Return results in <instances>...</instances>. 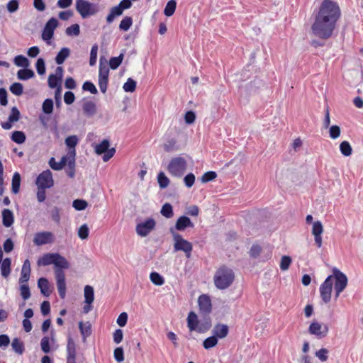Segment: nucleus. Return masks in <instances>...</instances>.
Returning <instances> with one entry per match:
<instances>
[{"mask_svg": "<svg viewBox=\"0 0 363 363\" xmlns=\"http://www.w3.org/2000/svg\"><path fill=\"white\" fill-rule=\"evenodd\" d=\"M38 266L54 265V273L57 288L61 298L66 295L65 274L64 270L70 267L69 261L58 252L45 253L40 257L37 262Z\"/></svg>", "mask_w": 363, "mask_h": 363, "instance_id": "obj_1", "label": "nucleus"}, {"mask_svg": "<svg viewBox=\"0 0 363 363\" xmlns=\"http://www.w3.org/2000/svg\"><path fill=\"white\" fill-rule=\"evenodd\" d=\"M335 282V298H338L340 294L347 286V277L339 269L335 268L333 270V274L328 276L324 282L320 286V294L325 303H328L331 300L333 286Z\"/></svg>", "mask_w": 363, "mask_h": 363, "instance_id": "obj_2", "label": "nucleus"}, {"mask_svg": "<svg viewBox=\"0 0 363 363\" xmlns=\"http://www.w3.org/2000/svg\"><path fill=\"white\" fill-rule=\"evenodd\" d=\"M340 16V10L337 3L324 0L321 4L318 20L319 23H336Z\"/></svg>", "mask_w": 363, "mask_h": 363, "instance_id": "obj_3", "label": "nucleus"}, {"mask_svg": "<svg viewBox=\"0 0 363 363\" xmlns=\"http://www.w3.org/2000/svg\"><path fill=\"white\" fill-rule=\"evenodd\" d=\"M234 279L235 274L233 269L225 266L218 269L213 277L216 287L220 290L225 289L231 286Z\"/></svg>", "mask_w": 363, "mask_h": 363, "instance_id": "obj_4", "label": "nucleus"}, {"mask_svg": "<svg viewBox=\"0 0 363 363\" xmlns=\"http://www.w3.org/2000/svg\"><path fill=\"white\" fill-rule=\"evenodd\" d=\"M186 321L187 327L191 332L204 333L209 330L212 325L211 319L209 317L199 319L198 315L194 311L189 313Z\"/></svg>", "mask_w": 363, "mask_h": 363, "instance_id": "obj_5", "label": "nucleus"}, {"mask_svg": "<svg viewBox=\"0 0 363 363\" xmlns=\"http://www.w3.org/2000/svg\"><path fill=\"white\" fill-rule=\"evenodd\" d=\"M233 81L237 83L245 82L249 81L245 85L246 89H254L260 87L262 84V80L252 76L249 70H242L235 73L233 76Z\"/></svg>", "mask_w": 363, "mask_h": 363, "instance_id": "obj_6", "label": "nucleus"}, {"mask_svg": "<svg viewBox=\"0 0 363 363\" xmlns=\"http://www.w3.org/2000/svg\"><path fill=\"white\" fill-rule=\"evenodd\" d=\"M173 238V246L175 252L182 251L184 252L186 258H190L193 250L192 244L182 238L181 235L176 233L173 228L169 229Z\"/></svg>", "mask_w": 363, "mask_h": 363, "instance_id": "obj_7", "label": "nucleus"}, {"mask_svg": "<svg viewBox=\"0 0 363 363\" xmlns=\"http://www.w3.org/2000/svg\"><path fill=\"white\" fill-rule=\"evenodd\" d=\"M186 167V160L182 157L177 156L171 159L167 169L172 176L181 177L184 174Z\"/></svg>", "mask_w": 363, "mask_h": 363, "instance_id": "obj_8", "label": "nucleus"}, {"mask_svg": "<svg viewBox=\"0 0 363 363\" xmlns=\"http://www.w3.org/2000/svg\"><path fill=\"white\" fill-rule=\"evenodd\" d=\"M76 9L83 18L96 14L99 11V6L86 0H77Z\"/></svg>", "mask_w": 363, "mask_h": 363, "instance_id": "obj_9", "label": "nucleus"}, {"mask_svg": "<svg viewBox=\"0 0 363 363\" xmlns=\"http://www.w3.org/2000/svg\"><path fill=\"white\" fill-rule=\"evenodd\" d=\"M335 29V24H313L311 30L313 34L319 38L327 39L330 38Z\"/></svg>", "mask_w": 363, "mask_h": 363, "instance_id": "obj_10", "label": "nucleus"}, {"mask_svg": "<svg viewBox=\"0 0 363 363\" xmlns=\"http://www.w3.org/2000/svg\"><path fill=\"white\" fill-rule=\"evenodd\" d=\"M328 332L329 328L327 324L316 320H313L308 327V333L320 339L325 337Z\"/></svg>", "mask_w": 363, "mask_h": 363, "instance_id": "obj_11", "label": "nucleus"}, {"mask_svg": "<svg viewBox=\"0 0 363 363\" xmlns=\"http://www.w3.org/2000/svg\"><path fill=\"white\" fill-rule=\"evenodd\" d=\"M53 184L52 174L49 169L43 171L37 177L36 185L38 186V189H49L52 187Z\"/></svg>", "mask_w": 363, "mask_h": 363, "instance_id": "obj_12", "label": "nucleus"}, {"mask_svg": "<svg viewBox=\"0 0 363 363\" xmlns=\"http://www.w3.org/2000/svg\"><path fill=\"white\" fill-rule=\"evenodd\" d=\"M55 242V235L50 231H42L34 235L33 243L36 246L52 244Z\"/></svg>", "mask_w": 363, "mask_h": 363, "instance_id": "obj_13", "label": "nucleus"}, {"mask_svg": "<svg viewBox=\"0 0 363 363\" xmlns=\"http://www.w3.org/2000/svg\"><path fill=\"white\" fill-rule=\"evenodd\" d=\"M132 5L130 0H123L120 4L111 9L110 13L107 16L108 22L113 21L116 16H121L124 9H129Z\"/></svg>", "mask_w": 363, "mask_h": 363, "instance_id": "obj_14", "label": "nucleus"}, {"mask_svg": "<svg viewBox=\"0 0 363 363\" xmlns=\"http://www.w3.org/2000/svg\"><path fill=\"white\" fill-rule=\"evenodd\" d=\"M109 69L107 65H100L99 71V86L102 93H105L107 89L108 81Z\"/></svg>", "mask_w": 363, "mask_h": 363, "instance_id": "obj_15", "label": "nucleus"}, {"mask_svg": "<svg viewBox=\"0 0 363 363\" xmlns=\"http://www.w3.org/2000/svg\"><path fill=\"white\" fill-rule=\"evenodd\" d=\"M155 221L153 218H149L145 222H142L137 225L136 232L142 236H147L155 228Z\"/></svg>", "mask_w": 363, "mask_h": 363, "instance_id": "obj_16", "label": "nucleus"}, {"mask_svg": "<svg viewBox=\"0 0 363 363\" xmlns=\"http://www.w3.org/2000/svg\"><path fill=\"white\" fill-rule=\"evenodd\" d=\"M323 232V226L320 221L317 220L313 223L312 234L314 236L315 243L318 247L322 246V233Z\"/></svg>", "mask_w": 363, "mask_h": 363, "instance_id": "obj_17", "label": "nucleus"}, {"mask_svg": "<svg viewBox=\"0 0 363 363\" xmlns=\"http://www.w3.org/2000/svg\"><path fill=\"white\" fill-rule=\"evenodd\" d=\"M76 345L74 340L69 336L67 345V363H76Z\"/></svg>", "mask_w": 363, "mask_h": 363, "instance_id": "obj_18", "label": "nucleus"}, {"mask_svg": "<svg viewBox=\"0 0 363 363\" xmlns=\"http://www.w3.org/2000/svg\"><path fill=\"white\" fill-rule=\"evenodd\" d=\"M194 225L190 220V218L185 216H182L177 220L175 223L174 230L184 231L187 228H194Z\"/></svg>", "mask_w": 363, "mask_h": 363, "instance_id": "obj_19", "label": "nucleus"}, {"mask_svg": "<svg viewBox=\"0 0 363 363\" xmlns=\"http://www.w3.org/2000/svg\"><path fill=\"white\" fill-rule=\"evenodd\" d=\"M79 142V138L77 135H70L65 139V145L69 148L68 153L66 155L67 157L72 156L75 157L76 150L75 147Z\"/></svg>", "mask_w": 363, "mask_h": 363, "instance_id": "obj_20", "label": "nucleus"}, {"mask_svg": "<svg viewBox=\"0 0 363 363\" xmlns=\"http://www.w3.org/2000/svg\"><path fill=\"white\" fill-rule=\"evenodd\" d=\"M199 308L204 313H210L212 308L211 301L208 296L206 294L201 295L198 298Z\"/></svg>", "mask_w": 363, "mask_h": 363, "instance_id": "obj_21", "label": "nucleus"}, {"mask_svg": "<svg viewBox=\"0 0 363 363\" xmlns=\"http://www.w3.org/2000/svg\"><path fill=\"white\" fill-rule=\"evenodd\" d=\"M63 74V69L57 67L55 74H50L48 77V85L50 88H56L58 86Z\"/></svg>", "mask_w": 363, "mask_h": 363, "instance_id": "obj_22", "label": "nucleus"}, {"mask_svg": "<svg viewBox=\"0 0 363 363\" xmlns=\"http://www.w3.org/2000/svg\"><path fill=\"white\" fill-rule=\"evenodd\" d=\"M228 326L225 324L218 323L216 324L213 329V336L216 338L223 339L227 337L228 334Z\"/></svg>", "mask_w": 363, "mask_h": 363, "instance_id": "obj_23", "label": "nucleus"}, {"mask_svg": "<svg viewBox=\"0 0 363 363\" xmlns=\"http://www.w3.org/2000/svg\"><path fill=\"white\" fill-rule=\"evenodd\" d=\"M30 274V263L28 259H26L22 266L21 277L19 279L20 284L27 283L29 280Z\"/></svg>", "mask_w": 363, "mask_h": 363, "instance_id": "obj_24", "label": "nucleus"}, {"mask_svg": "<svg viewBox=\"0 0 363 363\" xmlns=\"http://www.w3.org/2000/svg\"><path fill=\"white\" fill-rule=\"evenodd\" d=\"M38 286L39 287L41 294L45 297L50 296L52 293L50 283L46 278H40L38 281Z\"/></svg>", "mask_w": 363, "mask_h": 363, "instance_id": "obj_25", "label": "nucleus"}, {"mask_svg": "<svg viewBox=\"0 0 363 363\" xmlns=\"http://www.w3.org/2000/svg\"><path fill=\"white\" fill-rule=\"evenodd\" d=\"M67 159L68 157L67 155H65L61 158V160L60 162H56L54 157H51L48 162V164L52 169L59 171L66 166Z\"/></svg>", "mask_w": 363, "mask_h": 363, "instance_id": "obj_26", "label": "nucleus"}, {"mask_svg": "<svg viewBox=\"0 0 363 363\" xmlns=\"http://www.w3.org/2000/svg\"><path fill=\"white\" fill-rule=\"evenodd\" d=\"M57 25L58 24H46L44 28L42 33V38L43 40L46 41L48 44H50L48 41L52 38L54 31Z\"/></svg>", "mask_w": 363, "mask_h": 363, "instance_id": "obj_27", "label": "nucleus"}, {"mask_svg": "<svg viewBox=\"0 0 363 363\" xmlns=\"http://www.w3.org/2000/svg\"><path fill=\"white\" fill-rule=\"evenodd\" d=\"M163 148L165 152H172L179 150L180 146L177 139L170 138L163 144Z\"/></svg>", "mask_w": 363, "mask_h": 363, "instance_id": "obj_28", "label": "nucleus"}, {"mask_svg": "<svg viewBox=\"0 0 363 363\" xmlns=\"http://www.w3.org/2000/svg\"><path fill=\"white\" fill-rule=\"evenodd\" d=\"M82 108L84 113L88 116H92L96 112V104L95 103L91 101L84 102Z\"/></svg>", "mask_w": 363, "mask_h": 363, "instance_id": "obj_29", "label": "nucleus"}, {"mask_svg": "<svg viewBox=\"0 0 363 363\" xmlns=\"http://www.w3.org/2000/svg\"><path fill=\"white\" fill-rule=\"evenodd\" d=\"M3 225L10 227L13 223V215L9 209H4L2 211Z\"/></svg>", "mask_w": 363, "mask_h": 363, "instance_id": "obj_30", "label": "nucleus"}, {"mask_svg": "<svg viewBox=\"0 0 363 363\" xmlns=\"http://www.w3.org/2000/svg\"><path fill=\"white\" fill-rule=\"evenodd\" d=\"M330 351L325 347H322L315 352V357L321 362H325L329 359Z\"/></svg>", "mask_w": 363, "mask_h": 363, "instance_id": "obj_31", "label": "nucleus"}, {"mask_svg": "<svg viewBox=\"0 0 363 363\" xmlns=\"http://www.w3.org/2000/svg\"><path fill=\"white\" fill-rule=\"evenodd\" d=\"M84 302L91 305L94 300V292L92 286L86 285L84 287Z\"/></svg>", "mask_w": 363, "mask_h": 363, "instance_id": "obj_32", "label": "nucleus"}, {"mask_svg": "<svg viewBox=\"0 0 363 363\" xmlns=\"http://www.w3.org/2000/svg\"><path fill=\"white\" fill-rule=\"evenodd\" d=\"M67 168L66 172L70 178H73L75 174V157L72 156L68 157L67 164Z\"/></svg>", "mask_w": 363, "mask_h": 363, "instance_id": "obj_33", "label": "nucleus"}, {"mask_svg": "<svg viewBox=\"0 0 363 363\" xmlns=\"http://www.w3.org/2000/svg\"><path fill=\"white\" fill-rule=\"evenodd\" d=\"M340 151L345 157H350L352 154V148L348 141H342L340 144Z\"/></svg>", "mask_w": 363, "mask_h": 363, "instance_id": "obj_34", "label": "nucleus"}, {"mask_svg": "<svg viewBox=\"0 0 363 363\" xmlns=\"http://www.w3.org/2000/svg\"><path fill=\"white\" fill-rule=\"evenodd\" d=\"M1 275L6 278L10 272H11V259L9 258H6L1 262Z\"/></svg>", "mask_w": 363, "mask_h": 363, "instance_id": "obj_35", "label": "nucleus"}, {"mask_svg": "<svg viewBox=\"0 0 363 363\" xmlns=\"http://www.w3.org/2000/svg\"><path fill=\"white\" fill-rule=\"evenodd\" d=\"M79 328L80 330V333L83 336L84 340L89 337L91 333V324L89 322L85 323L82 322H79Z\"/></svg>", "mask_w": 363, "mask_h": 363, "instance_id": "obj_36", "label": "nucleus"}, {"mask_svg": "<svg viewBox=\"0 0 363 363\" xmlns=\"http://www.w3.org/2000/svg\"><path fill=\"white\" fill-rule=\"evenodd\" d=\"M69 49L67 48H63L61 49V50L58 52L55 57V62L58 65L62 64L65 60L69 57Z\"/></svg>", "mask_w": 363, "mask_h": 363, "instance_id": "obj_37", "label": "nucleus"}, {"mask_svg": "<svg viewBox=\"0 0 363 363\" xmlns=\"http://www.w3.org/2000/svg\"><path fill=\"white\" fill-rule=\"evenodd\" d=\"M110 143L108 140H104L101 143L94 146V152L100 155L109 149Z\"/></svg>", "mask_w": 363, "mask_h": 363, "instance_id": "obj_38", "label": "nucleus"}, {"mask_svg": "<svg viewBox=\"0 0 363 363\" xmlns=\"http://www.w3.org/2000/svg\"><path fill=\"white\" fill-rule=\"evenodd\" d=\"M11 347L13 351L18 354H22L24 352V345L23 342L17 337L13 340Z\"/></svg>", "mask_w": 363, "mask_h": 363, "instance_id": "obj_39", "label": "nucleus"}, {"mask_svg": "<svg viewBox=\"0 0 363 363\" xmlns=\"http://www.w3.org/2000/svg\"><path fill=\"white\" fill-rule=\"evenodd\" d=\"M21 185V176L19 173L15 172L12 178V187L11 190L13 194H17L19 191Z\"/></svg>", "mask_w": 363, "mask_h": 363, "instance_id": "obj_40", "label": "nucleus"}, {"mask_svg": "<svg viewBox=\"0 0 363 363\" xmlns=\"http://www.w3.org/2000/svg\"><path fill=\"white\" fill-rule=\"evenodd\" d=\"M328 129L329 137L332 140H337L341 134L340 127L337 125H333Z\"/></svg>", "mask_w": 363, "mask_h": 363, "instance_id": "obj_41", "label": "nucleus"}, {"mask_svg": "<svg viewBox=\"0 0 363 363\" xmlns=\"http://www.w3.org/2000/svg\"><path fill=\"white\" fill-rule=\"evenodd\" d=\"M26 137L22 131H14L11 135V140L17 144H22L26 141Z\"/></svg>", "mask_w": 363, "mask_h": 363, "instance_id": "obj_42", "label": "nucleus"}, {"mask_svg": "<svg viewBox=\"0 0 363 363\" xmlns=\"http://www.w3.org/2000/svg\"><path fill=\"white\" fill-rule=\"evenodd\" d=\"M160 213L167 218H171L174 216L172 206L169 203H166L162 206Z\"/></svg>", "mask_w": 363, "mask_h": 363, "instance_id": "obj_43", "label": "nucleus"}, {"mask_svg": "<svg viewBox=\"0 0 363 363\" xmlns=\"http://www.w3.org/2000/svg\"><path fill=\"white\" fill-rule=\"evenodd\" d=\"M18 78L21 80H26L34 76V72L31 69H23L18 71Z\"/></svg>", "mask_w": 363, "mask_h": 363, "instance_id": "obj_44", "label": "nucleus"}, {"mask_svg": "<svg viewBox=\"0 0 363 363\" xmlns=\"http://www.w3.org/2000/svg\"><path fill=\"white\" fill-rule=\"evenodd\" d=\"M13 62L18 67L26 68L29 66L28 60L23 55H17L15 57Z\"/></svg>", "mask_w": 363, "mask_h": 363, "instance_id": "obj_45", "label": "nucleus"}, {"mask_svg": "<svg viewBox=\"0 0 363 363\" xmlns=\"http://www.w3.org/2000/svg\"><path fill=\"white\" fill-rule=\"evenodd\" d=\"M218 344V338L215 336H211L207 337L203 342V346L206 350H209L215 347Z\"/></svg>", "mask_w": 363, "mask_h": 363, "instance_id": "obj_46", "label": "nucleus"}, {"mask_svg": "<svg viewBox=\"0 0 363 363\" xmlns=\"http://www.w3.org/2000/svg\"><path fill=\"white\" fill-rule=\"evenodd\" d=\"M151 281L157 286H162L164 283V278L157 272H152L150 275Z\"/></svg>", "mask_w": 363, "mask_h": 363, "instance_id": "obj_47", "label": "nucleus"}, {"mask_svg": "<svg viewBox=\"0 0 363 363\" xmlns=\"http://www.w3.org/2000/svg\"><path fill=\"white\" fill-rule=\"evenodd\" d=\"M123 89L125 92H133L136 89V82L132 78H128L127 82L123 84Z\"/></svg>", "mask_w": 363, "mask_h": 363, "instance_id": "obj_48", "label": "nucleus"}, {"mask_svg": "<svg viewBox=\"0 0 363 363\" xmlns=\"http://www.w3.org/2000/svg\"><path fill=\"white\" fill-rule=\"evenodd\" d=\"M291 262H292V259H291V257H289L288 255L282 256L281 258V261H280L281 270L286 271L289 268Z\"/></svg>", "mask_w": 363, "mask_h": 363, "instance_id": "obj_49", "label": "nucleus"}, {"mask_svg": "<svg viewBox=\"0 0 363 363\" xmlns=\"http://www.w3.org/2000/svg\"><path fill=\"white\" fill-rule=\"evenodd\" d=\"M43 111L46 114L52 113L53 111V101L50 99H45L42 105Z\"/></svg>", "mask_w": 363, "mask_h": 363, "instance_id": "obj_50", "label": "nucleus"}, {"mask_svg": "<svg viewBox=\"0 0 363 363\" xmlns=\"http://www.w3.org/2000/svg\"><path fill=\"white\" fill-rule=\"evenodd\" d=\"M157 180H158L160 187L162 189H164V188L167 187V186L169 184V179L162 172H160L158 174Z\"/></svg>", "mask_w": 363, "mask_h": 363, "instance_id": "obj_51", "label": "nucleus"}, {"mask_svg": "<svg viewBox=\"0 0 363 363\" xmlns=\"http://www.w3.org/2000/svg\"><path fill=\"white\" fill-rule=\"evenodd\" d=\"M21 296L23 300H27L30 297V291L27 283L21 284L20 286Z\"/></svg>", "mask_w": 363, "mask_h": 363, "instance_id": "obj_52", "label": "nucleus"}, {"mask_svg": "<svg viewBox=\"0 0 363 363\" xmlns=\"http://www.w3.org/2000/svg\"><path fill=\"white\" fill-rule=\"evenodd\" d=\"M176 4H177L174 0H170L169 1H168L164 11V14L167 16H170L174 13L176 9Z\"/></svg>", "mask_w": 363, "mask_h": 363, "instance_id": "obj_53", "label": "nucleus"}, {"mask_svg": "<svg viewBox=\"0 0 363 363\" xmlns=\"http://www.w3.org/2000/svg\"><path fill=\"white\" fill-rule=\"evenodd\" d=\"M123 59V54H121L118 57H112L109 61V66L111 69H116L121 64Z\"/></svg>", "mask_w": 363, "mask_h": 363, "instance_id": "obj_54", "label": "nucleus"}, {"mask_svg": "<svg viewBox=\"0 0 363 363\" xmlns=\"http://www.w3.org/2000/svg\"><path fill=\"white\" fill-rule=\"evenodd\" d=\"M20 115L21 113L18 109L16 106H13L11 108V113L8 119L10 121V122H17L20 118Z\"/></svg>", "mask_w": 363, "mask_h": 363, "instance_id": "obj_55", "label": "nucleus"}, {"mask_svg": "<svg viewBox=\"0 0 363 363\" xmlns=\"http://www.w3.org/2000/svg\"><path fill=\"white\" fill-rule=\"evenodd\" d=\"M10 91L16 96H21L23 94V85L21 83H13L10 86Z\"/></svg>", "mask_w": 363, "mask_h": 363, "instance_id": "obj_56", "label": "nucleus"}, {"mask_svg": "<svg viewBox=\"0 0 363 363\" xmlns=\"http://www.w3.org/2000/svg\"><path fill=\"white\" fill-rule=\"evenodd\" d=\"M89 229L86 224L82 225L78 230V236L82 240H85L89 237Z\"/></svg>", "mask_w": 363, "mask_h": 363, "instance_id": "obj_57", "label": "nucleus"}, {"mask_svg": "<svg viewBox=\"0 0 363 363\" xmlns=\"http://www.w3.org/2000/svg\"><path fill=\"white\" fill-rule=\"evenodd\" d=\"M66 34L70 36H77L79 34V24H72L66 29Z\"/></svg>", "mask_w": 363, "mask_h": 363, "instance_id": "obj_58", "label": "nucleus"}, {"mask_svg": "<svg viewBox=\"0 0 363 363\" xmlns=\"http://www.w3.org/2000/svg\"><path fill=\"white\" fill-rule=\"evenodd\" d=\"M114 359L118 362H121L124 360V352L121 347H116L113 352Z\"/></svg>", "mask_w": 363, "mask_h": 363, "instance_id": "obj_59", "label": "nucleus"}, {"mask_svg": "<svg viewBox=\"0 0 363 363\" xmlns=\"http://www.w3.org/2000/svg\"><path fill=\"white\" fill-rule=\"evenodd\" d=\"M217 177V174L215 172L210 171L207 172L205 174H203V176L201 178V181L202 183H206L210 181L213 180Z\"/></svg>", "mask_w": 363, "mask_h": 363, "instance_id": "obj_60", "label": "nucleus"}, {"mask_svg": "<svg viewBox=\"0 0 363 363\" xmlns=\"http://www.w3.org/2000/svg\"><path fill=\"white\" fill-rule=\"evenodd\" d=\"M97 52H98V45H94L92 46L90 53V59H89V64L91 66H93L96 62L97 59Z\"/></svg>", "mask_w": 363, "mask_h": 363, "instance_id": "obj_61", "label": "nucleus"}, {"mask_svg": "<svg viewBox=\"0 0 363 363\" xmlns=\"http://www.w3.org/2000/svg\"><path fill=\"white\" fill-rule=\"evenodd\" d=\"M73 207L78 211L84 210L87 206V202L84 200L76 199L73 201Z\"/></svg>", "mask_w": 363, "mask_h": 363, "instance_id": "obj_62", "label": "nucleus"}, {"mask_svg": "<svg viewBox=\"0 0 363 363\" xmlns=\"http://www.w3.org/2000/svg\"><path fill=\"white\" fill-rule=\"evenodd\" d=\"M82 89L84 91H90L93 94H96L98 92L95 85L92 82H84L82 86Z\"/></svg>", "mask_w": 363, "mask_h": 363, "instance_id": "obj_63", "label": "nucleus"}, {"mask_svg": "<svg viewBox=\"0 0 363 363\" xmlns=\"http://www.w3.org/2000/svg\"><path fill=\"white\" fill-rule=\"evenodd\" d=\"M184 120L186 124H192L196 120V115L192 111H187L184 116Z\"/></svg>", "mask_w": 363, "mask_h": 363, "instance_id": "obj_64", "label": "nucleus"}]
</instances>
